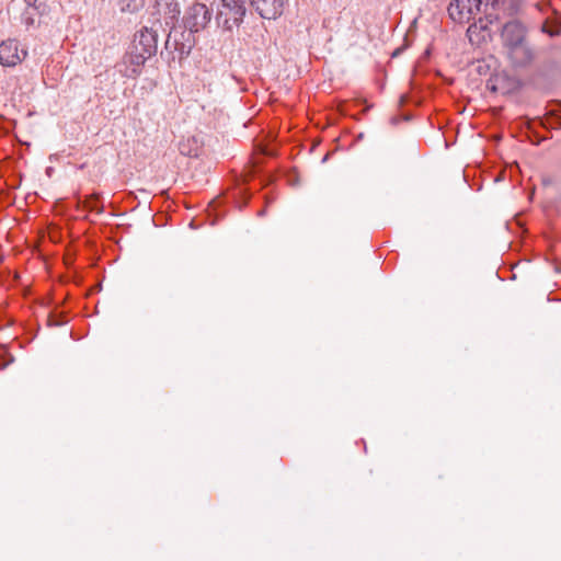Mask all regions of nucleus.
<instances>
[{
	"label": "nucleus",
	"instance_id": "f257e3e1",
	"mask_svg": "<svg viewBox=\"0 0 561 561\" xmlns=\"http://www.w3.org/2000/svg\"><path fill=\"white\" fill-rule=\"evenodd\" d=\"M502 39L514 65L522 66L530 61L531 53L525 42V27L519 22L506 23L502 31Z\"/></svg>",
	"mask_w": 561,
	"mask_h": 561
},
{
	"label": "nucleus",
	"instance_id": "f03ea898",
	"mask_svg": "<svg viewBox=\"0 0 561 561\" xmlns=\"http://www.w3.org/2000/svg\"><path fill=\"white\" fill-rule=\"evenodd\" d=\"M213 19V10L197 0L188 4L182 18L183 26L191 34L205 31Z\"/></svg>",
	"mask_w": 561,
	"mask_h": 561
},
{
	"label": "nucleus",
	"instance_id": "7ed1b4c3",
	"mask_svg": "<svg viewBox=\"0 0 561 561\" xmlns=\"http://www.w3.org/2000/svg\"><path fill=\"white\" fill-rule=\"evenodd\" d=\"M181 13L178 0H154L150 15L152 24H159L161 27L170 31L175 26Z\"/></svg>",
	"mask_w": 561,
	"mask_h": 561
},
{
	"label": "nucleus",
	"instance_id": "20e7f679",
	"mask_svg": "<svg viewBox=\"0 0 561 561\" xmlns=\"http://www.w3.org/2000/svg\"><path fill=\"white\" fill-rule=\"evenodd\" d=\"M244 14V0H220L216 20L225 30L230 31L242 22Z\"/></svg>",
	"mask_w": 561,
	"mask_h": 561
},
{
	"label": "nucleus",
	"instance_id": "39448f33",
	"mask_svg": "<svg viewBox=\"0 0 561 561\" xmlns=\"http://www.w3.org/2000/svg\"><path fill=\"white\" fill-rule=\"evenodd\" d=\"M28 55L27 48L15 38H8L0 43V65L15 67Z\"/></svg>",
	"mask_w": 561,
	"mask_h": 561
},
{
	"label": "nucleus",
	"instance_id": "423d86ee",
	"mask_svg": "<svg viewBox=\"0 0 561 561\" xmlns=\"http://www.w3.org/2000/svg\"><path fill=\"white\" fill-rule=\"evenodd\" d=\"M481 0H453L448 7L449 16L458 23H467L480 11Z\"/></svg>",
	"mask_w": 561,
	"mask_h": 561
},
{
	"label": "nucleus",
	"instance_id": "0eeeda50",
	"mask_svg": "<svg viewBox=\"0 0 561 561\" xmlns=\"http://www.w3.org/2000/svg\"><path fill=\"white\" fill-rule=\"evenodd\" d=\"M153 24L151 27H142L136 35L133 42V47L135 49L141 50L146 56H153L157 51L158 47V34L157 31L153 30Z\"/></svg>",
	"mask_w": 561,
	"mask_h": 561
},
{
	"label": "nucleus",
	"instance_id": "6e6552de",
	"mask_svg": "<svg viewBox=\"0 0 561 561\" xmlns=\"http://www.w3.org/2000/svg\"><path fill=\"white\" fill-rule=\"evenodd\" d=\"M263 19H276L285 8L287 0H250Z\"/></svg>",
	"mask_w": 561,
	"mask_h": 561
},
{
	"label": "nucleus",
	"instance_id": "1a4fd4ad",
	"mask_svg": "<svg viewBox=\"0 0 561 561\" xmlns=\"http://www.w3.org/2000/svg\"><path fill=\"white\" fill-rule=\"evenodd\" d=\"M150 58L146 56L141 50L135 49L133 46L130 50L126 54L124 62L128 65L126 69V75L129 77H135L139 75L141 67L145 65L146 60Z\"/></svg>",
	"mask_w": 561,
	"mask_h": 561
},
{
	"label": "nucleus",
	"instance_id": "9d476101",
	"mask_svg": "<svg viewBox=\"0 0 561 561\" xmlns=\"http://www.w3.org/2000/svg\"><path fill=\"white\" fill-rule=\"evenodd\" d=\"M201 148V141L196 136L183 137L179 142V151L183 156L197 157Z\"/></svg>",
	"mask_w": 561,
	"mask_h": 561
},
{
	"label": "nucleus",
	"instance_id": "9b49d317",
	"mask_svg": "<svg viewBox=\"0 0 561 561\" xmlns=\"http://www.w3.org/2000/svg\"><path fill=\"white\" fill-rule=\"evenodd\" d=\"M145 0H119V9L122 12L135 13L142 9Z\"/></svg>",
	"mask_w": 561,
	"mask_h": 561
},
{
	"label": "nucleus",
	"instance_id": "f8f14e48",
	"mask_svg": "<svg viewBox=\"0 0 561 561\" xmlns=\"http://www.w3.org/2000/svg\"><path fill=\"white\" fill-rule=\"evenodd\" d=\"M36 9L33 7H28L24 10L22 14V22L26 26H33L36 23Z\"/></svg>",
	"mask_w": 561,
	"mask_h": 561
},
{
	"label": "nucleus",
	"instance_id": "ddd939ff",
	"mask_svg": "<svg viewBox=\"0 0 561 561\" xmlns=\"http://www.w3.org/2000/svg\"><path fill=\"white\" fill-rule=\"evenodd\" d=\"M542 31L545 33H548L550 36H554L557 34H559V28L553 30V28L549 27L548 23H545L542 25Z\"/></svg>",
	"mask_w": 561,
	"mask_h": 561
},
{
	"label": "nucleus",
	"instance_id": "4468645a",
	"mask_svg": "<svg viewBox=\"0 0 561 561\" xmlns=\"http://www.w3.org/2000/svg\"><path fill=\"white\" fill-rule=\"evenodd\" d=\"M98 199V196L96 195H93L91 196L89 199H88V205L90 208H94V202Z\"/></svg>",
	"mask_w": 561,
	"mask_h": 561
}]
</instances>
